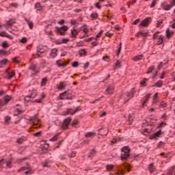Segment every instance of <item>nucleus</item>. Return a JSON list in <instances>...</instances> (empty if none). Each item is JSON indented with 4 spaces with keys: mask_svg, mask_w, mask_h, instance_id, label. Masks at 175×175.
<instances>
[{
    "mask_svg": "<svg viewBox=\"0 0 175 175\" xmlns=\"http://www.w3.org/2000/svg\"><path fill=\"white\" fill-rule=\"evenodd\" d=\"M29 121L31 124H33V128L36 129L40 128V120L38 118V115H35L34 116L29 118Z\"/></svg>",
    "mask_w": 175,
    "mask_h": 175,
    "instance_id": "f257e3e1",
    "label": "nucleus"
},
{
    "mask_svg": "<svg viewBox=\"0 0 175 175\" xmlns=\"http://www.w3.org/2000/svg\"><path fill=\"white\" fill-rule=\"evenodd\" d=\"M129 152H131L129 148H128V146H124L122 148L121 160L126 161V159H128V158H129Z\"/></svg>",
    "mask_w": 175,
    "mask_h": 175,
    "instance_id": "f03ea898",
    "label": "nucleus"
},
{
    "mask_svg": "<svg viewBox=\"0 0 175 175\" xmlns=\"http://www.w3.org/2000/svg\"><path fill=\"white\" fill-rule=\"evenodd\" d=\"M25 170H27L25 172ZM18 173H21V172H25V174H32L33 173V170L31 169V167L27 166V167H23L20 170H18Z\"/></svg>",
    "mask_w": 175,
    "mask_h": 175,
    "instance_id": "7ed1b4c3",
    "label": "nucleus"
},
{
    "mask_svg": "<svg viewBox=\"0 0 175 175\" xmlns=\"http://www.w3.org/2000/svg\"><path fill=\"white\" fill-rule=\"evenodd\" d=\"M80 110H81V108H80V107H77L75 109L70 108L66 110V114H70V116H75V114H76V113H78V111H80Z\"/></svg>",
    "mask_w": 175,
    "mask_h": 175,
    "instance_id": "20e7f679",
    "label": "nucleus"
},
{
    "mask_svg": "<svg viewBox=\"0 0 175 175\" xmlns=\"http://www.w3.org/2000/svg\"><path fill=\"white\" fill-rule=\"evenodd\" d=\"M5 73L7 74L8 80H12V79L16 76V72L13 70H10V68H8Z\"/></svg>",
    "mask_w": 175,
    "mask_h": 175,
    "instance_id": "39448f33",
    "label": "nucleus"
},
{
    "mask_svg": "<svg viewBox=\"0 0 175 175\" xmlns=\"http://www.w3.org/2000/svg\"><path fill=\"white\" fill-rule=\"evenodd\" d=\"M59 99H61L62 100H64L65 99L72 100V97L68 96V91H66L59 95Z\"/></svg>",
    "mask_w": 175,
    "mask_h": 175,
    "instance_id": "423d86ee",
    "label": "nucleus"
},
{
    "mask_svg": "<svg viewBox=\"0 0 175 175\" xmlns=\"http://www.w3.org/2000/svg\"><path fill=\"white\" fill-rule=\"evenodd\" d=\"M57 31L60 33V35H65V32H66V31H68V27L66 26H63L62 27H57Z\"/></svg>",
    "mask_w": 175,
    "mask_h": 175,
    "instance_id": "0eeeda50",
    "label": "nucleus"
},
{
    "mask_svg": "<svg viewBox=\"0 0 175 175\" xmlns=\"http://www.w3.org/2000/svg\"><path fill=\"white\" fill-rule=\"evenodd\" d=\"M14 24H16V21L12 19L7 21L6 24L3 25V27H5L6 29H9Z\"/></svg>",
    "mask_w": 175,
    "mask_h": 175,
    "instance_id": "6e6552de",
    "label": "nucleus"
},
{
    "mask_svg": "<svg viewBox=\"0 0 175 175\" xmlns=\"http://www.w3.org/2000/svg\"><path fill=\"white\" fill-rule=\"evenodd\" d=\"M99 135H101V136H107V133H109V129L107 127H104L101 129H99Z\"/></svg>",
    "mask_w": 175,
    "mask_h": 175,
    "instance_id": "1a4fd4ad",
    "label": "nucleus"
},
{
    "mask_svg": "<svg viewBox=\"0 0 175 175\" xmlns=\"http://www.w3.org/2000/svg\"><path fill=\"white\" fill-rule=\"evenodd\" d=\"M151 23V18H146L140 23L141 27H147Z\"/></svg>",
    "mask_w": 175,
    "mask_h": 175,
    "instance_id": "9d476101",
    "label": "nucleus"
},
{
    "mask_svg": "<svg viewBox=\"0 0 175 175\" xmlns=\"http://www.w3.org/2000/svg\"><path fill=\"white\" fill-rule=\"evenodd\" d=\"M71 121H72V119H70V118H68L66 120H64L63 124H62L63 129H66L68 128V126L69 125V124H70Z\"/></svg>",
    "mask_w": 175,
    "mask_h": 175,
    "instance_id": "9b49d317",
    "label": "nucleus"
},
{
    "mask_svg": "<svg viewBox=\"0 0 175 175\" xmlns=\"http://www.w3.org/2000/svg\"><path fill=\"white\" fill-rule=\"evenodd\" d=\"M46 49L38 47L37 49V55H38V57H42V54H44V53H46Z\"/></svg>",
    "mask_w": 175,
    "mask_h": 175,
    "instance_id": "f8f14e48",
    "label": "nucleus"
},
{
    "mask_svg": "<svg viewBox=\"0 0 175 175\" xmlns=\"http://www.w3.org/2000/svg\"><path fill=\"white\" fill-rule=\"evenodd\" d=\"M30 70H32L33 72V75H38V73H39V70H38V68H36V65L35 64H32L30 67H29Z\"/></svg>",
    "mask_w": 175,
    "mask_h": 175,
    "instance_id": "ddd939ff",
    "label": "nucleus"
},
{
    "mask_svg": "<svg viewBox=\"0 0 175 175\" xmlns=\"http://www.w3.org/2000/svg\"><path fill=\"white\" fill-rule=\"evenodd\" d=\"M0 36H1L2 38H8V39H10L11 40H12V39H13V37H12V36H10L8 33H6V31L1 32Z\"/></svg>",
    "mask_w": 175,
    "mask_h": 175,
    "instance_id": "4468645a",
    "label": "nucleus"
},
{
    "mask_svg": "<svg viewBox=\"0 0 175 175\" xmlns=\"http://www.w3.org/2000/svg\"><path fill=\"white\" fill-rule=\"evenodd\" d=\"M133 95H135V89L134 88H133L131 90L130 93H127L126 96L128 98L126 99V102H128V100H129V99L131 98L133 96Z\"/></svg>",
    "mask_w": 175,
    "mask_h": 175,
    "instance_id": "2eb2a0df",
    "label": "nucleus"
},
{
    "mask_svg": "<svg viewBox=\"0 0 175 175\" xmlns=\"http://www.w3.org/2000/svg\"><path fill=\"white\" fill-rule=\"evenodd\" d=\"M79 31H77V29H72L71 30V38H76V36H77V35H79Z\"/></svg>",
    "mask_w": 175,
    "mask_h": 175,
    "instance_id": "dca6fc26",
    "label": "nucleus"
},
{
    "mask_svg": "<svg viewBox=\"0 0 175 175\" xmlns=\"http://www.w3.org/2000/svg\"><path fill=\"white\" fill-rule=\"evenodd\" d=\"M53 162L51 161H46L44 163H42L43 167H50Z\"/></svg>",
    "mask_w": 175,
    "mask_h": 175,
    "instance_id": "f3484780",
    "label": "nucleus"
},
{
    "mask_svg": "<svg viewBox=\"0 0 175 175\" xmlns=\"http://www.w3.org/2000/svg\"><path fill=\"white\" fill-rule=\"evenodd\" d=\"M161 135H162V132L159 131L152 135L151 139H157V137H159Z\"/></svg>",
    "mask_w": 175,
    "mask_h": 175,
    "instance_id": "a211bd4d",
    "label": "nucleus"
},
{
    "mask_svg": "<svg viewBox=\"0 0 175 175\" xmlns=\"http://www.w3.org/2000/svg\"><path fill=\"white\" fill-rule=\"evenodd\" d=\"M149 172L151 174L155 173V168L154 167V164H150L148 167Z\"/></svg>",
    "mask_w": 175,
    "mask_h": 175,
    "instance_id": "6ab92c4d",
    "label": "nucleus"
},
{
    "mask_svg": "<svg viewBox=\"0 0 175 175\" xmlns=\"http://www.w3.org/2000/svg\"><path fill=\"white\" fill-rule=\"evenodd\" d=\"M25 140H27V137H21L18 138L16 142L18 144H23V143H24V142H25Z\"/></svg>",
    "mask_w": 175,
    "mask_h": 175,
    "instance_id": "aec40b11",
    "label": "nucleus"
},
{
    "mask_svg": "<svg viewBox=\"0 0 175 175\" xmlns=\"http://www.w3.org/2000/svg\"><path fill=\"white\" fill-rule=\"evenodd\" d=\"M57 51H58L57 50V49H52V51L51 52V57H52V58H55Z\"/></svg>",
    "mask_w": 175,
    "mask_h": 175,
    "instance_id": "412c9836",
    "label": "nucleus"
},
{
    "mask_svg": "<svg viewBox=\"0 0 175 175\" xmlns=\"http://www.w3.org/2000/svg\"><path fill=\"white\" fill-rule=\"evenodd\" d=\"M107 94H113V92H114V87L113 86H109L107 89Z\"/></svg>",
    "mask_w": 175,
    "mask_h": 175,
    "instance_id": "4be33fe9",
    "label": "nucleus"
},
{
    "mask_svg": "<svg viewBox=\"0 0 175 175\" xmlns=\"http://www.w3.org/2000/svg\"><path fill=\"white\" fill-rule=\"evenodd\" d=\"M60 135H61V133H57L55 136H53L51 139V142H55L58 139Z\"/></svg>",
    "mask_w": 175,
    "mask_h": 175,
    "instance_id": "5701e85b",
    "label": "nucleus"
},
{
    "mask_svg": "<svg viewBox=\"0 0 175 175\" xmlns=\"http://www.w3.org/2000/svg\"><path fill=\"white\" fill-rule=\"evenodd\" d=\"M45 97H46V95L42 94V95L41 96V98H38V99H36V100H35V102H36L37 103H42L43 99H44Z\"/></svg>",
    "mask_w": 175,
    "mask_h": 175,
    "instance_id": "b1692460",
    "label": "nucleus"
},
{
    "mask_svg": "<svg viewBox=\"0 0 175 175\" xmlns=\"http://www.w3.org/2000/svg\"><path fill=\"white\" fill-rule=\"evenodd\" d=\"M143 59V55H137L135 57H133V60L134 61H140V59Z\"/></svg>",
    "mask_w": 175,
    "mask_h": 175,
    "instance_id": "393cba45",
    "label": "nucleus"
},
{
    "mask_svg": "<svg viewBox=\"0 0 175 175\" xmlns=\"http://www.w3.org/2000/svg\"><path fill=\"white\" fill-rule=\"evenodd\" d=\"M12 100V97L10 96H7L4 98V105H8V103Z\"/></svg>",
    "mask_w": 175,
    "mask_h": 175,
    "instance_id": "a878e982",
    "label": "nucleus"
},
{
    "mask_svg": "<svg viewBox=\"0 0 175 175\" xmlns=\"http://www.w3.org/2000/svg\"><path fill=\"white\" fill-rule=\"evenodd\" d=\"M162 8L164 10H170L172 9V6L170 5H162Z\"/></svg>",
    "mask_w": 175,
    "mask_h": 175,
    "instance_id": "bb28decb",
    "label": "nucleus"
},
{
    "mask_svg": "<svg viewBox=\"0 0 175 175\" xmlns=\"http://www.w3.org/2000/svg\"><path fill=\"white\" fill-rule=\"evenodd\" d=\"M36 95H38V93L36 92V90H33L30 94V98H36Z\"/></svg>",
    "mask_w": 175,
    "mask_h": 175,
    "instance_id": "cd10ccee",
    "label": "nucleus"
},
{
    "mask_svg": "<svg viewBox=\"0 0 175 175\" xmlns=\"http://www.w3.org/2000/svg\"><path fill=\"white\" fill-rule=\"evenodd\" d=\"M125 172L122 168H119L118 171L116 173V175H124Z\"/></svg>",
    "mask_w": 175,
    "mask_h": 175,
    "instance_id": "c85d7f7f",
    "label": "nucleus"
},
{
    "mask_svg": "<svg viewBox=\"0 0 175 175\" xmlns=\"http://www.w3.org/2000/svg\"><path fill=\"white\" fill-rule=\"evenodd\" d=\"M147 81H148V79L147 78H144V81H142L141 82L142 87H146V85H147V84H146V83H147Z\"/></svg>",
    "mask_w": 175,
    "mask_h": 175,
    "instance_id": "c756f323",
    "label": "nucleus"
},
{
    "mask_svg": "<svg viewBox=\"0 0 175 175\" xmlns=\"http://www.w3.org/2000/svg\"><path fill=\"white\" fill-rule=\"evenodd\" d=\"M95 135V133H93V132H89V133H87L85 136V137H92V136H94Z\"/></svg>",
    "mask_w": 175,
    "mask_h": 175,
    "instance_id": "7c9ffc66",
    "label": "nucleus"
},
{
    "mask_svg": "<svg viewBox=\"0 0 175 175\" xmlns=\"http://www.w3.org/2000/svg\"><path fill=\"white\" fill-rule=\"evenodd\" d=\"M6 166L8 169H12L13 167V165L12 164V161H8L6 162Z\"/></svg>",
    "mask_w": 175,
    "mask_h": 175,
    "instance_id": "2f4dec72",
    "label": "nucleus"
},
{
    "mask_svg": "<svg viewBox=\"0 0 175 175\" xmlns=\"http://www.w3.org/2000/svg\"><path fill=\"white\" fill-rule=\"evenodd\" d=\"M139 35H141L142 36H148V33L141 31L137 34V36H139Z\"/></svg>",
    "mask_w": 175,
    "mask_h": 175,
    "instance_id": "473e14b6",
    "label": "nucleus"
},
{
    "mask_svg": "<svg viewBox=\"0 0 175 175\" xmlns=\"http://www.w3.org/2000/svg\"><path fill=\"white\" fill-rule=\"evenodd\" d=\"M25 21H27L30 29H32V28H33V23H32V22L29 21L27 18H25Z\"/></svg>",
    "mask_w": 175,
    "mask_h": 175,
    "instance_id": "72a5a7b5",
    "label": "nucleus"
},
{
    "mask_svg": "<svg viewBox=\"0 0 175 175\" xmlns=\"http://www.w3.org/2000/svg\"><path fill=\"white\" fill-rule=\"evenodd\" d=\"M106 167H107V170H108V172H110V170H113V169L114 168V165H107Z\"/></svg>",
    "mask_w": 175,
    "mask_h": 175,
    "instance_id": "f704fd0d",
    "label": "nucleus"
},
{
    "mask_svg": "<svg viewBox=\"0 0 175 175\" xmlns=\"http://www.w3.org/2000/svg\"><path fill=\"white\" fill-rule=\"evenodd\" d=\"M123 167L126 168L127 172H131V165L129 164H123Z\"/></svg>",
    "mask_w": 175,
    "mask_h": 175,
    "instance_id": "c9c22d12",
    "label": "nucleus"
},
{
    "mask_svg": "<svg viewBox=\"0 0 175 175\" xmlns=\"http://www.w3.org/2000/svg\"><path fill=\"white\" fill-rule=\"evenodd\" d=\"M19 42H21V43H27V42H28V38L23 37L21 39H19Z\"/></svg>",
    "mask_w": 175,
    "mask_h": 175,
    "instance_id": "e433bc0d",
    "label": "nucleus"
},
{
    "mask_svg": "<svg viewBox=\"0 0 175 175\" xmlns=\"http://www.w3.org/2000/svg\"><path fill=\"white\" fill-rule=\"evenodd\" d=\"M46 83H47V78L42 79V83H41L42 87H44V85H46Z\"/></svg>",
    "mask_w": 175,
    "mask_h": 175,
    "instance_id": "4c0bfd02",
    "label": "nucleus"
},
{
    "mask_svg": "<svg viewBox=\"0 0 175 175\" xmlns=\"http://www.w3.org/2000/svg\"><path fill=\"white\" fill-rule=\"evenodd\" d=\"M6 62H8L6 59L0 61V68H2L3 65H5Z\"/></svg>",
    "mask_w": 175,
    "mask_h": 175,
    "instance_id": "58836bf2",
    "label": "nucleus"
},
{
    "mask_svg": "<svg viewBox=\"0 0 175 175\" xmlns=\"http://www.w3.org/2000/svg\"><path fill=\"white\" fill-rule=\"evenodd\" d=\"M64 88H65V85L64 83L61 82L58 85V90H64Z\"/></svg>",
    "mask_w": 175,
    "mask_h": 175,
    "instance_id": "ea45409f",
    "label": "nucleus"
},
{
    "mask_svg": "<svg viewBox=\"0 0 175 175\" xmlns=\"http://www.w3.org/2000/svg\"><path fill=\"white\" fill-rule=\"evenodd\" d=\"M167 105L165 102H161V104L159 105V107H161L162 109H165Z\"/></svg>",
    "mask_w": 175,
    "mask_h": 175,
    "instance_id": "a19ab883",
    "label": "nucleus"
},
{
    "mask_svg": "<svg viewBox=\"0 0 175 175\" xmlns=\"http://www.w3.org/2000/svg\"><path fill=\"white\" fill-rule=\"evenodd\" d=\"M129 124H132V122H133V118L131 114L129 115Z\"/></svg>",
    "mask_w": 175,
    "mask_h": 175,
    "instance_id": "79ce46f5",
    "label": "nucleus"
},
{
    "mask_svg": "<svg viewBox=\"0 0 175 175\" xmlns=\"http://www.w3.org/2000/svg\"><path fill=\"white\" fill-rule=\"evenodd\" d=\"M2 47H3V49H6L8 47H9V44H8V42H4L1 44Z\"/></svg>",
    "mask_w": 175,
    "mask_h": 175,
    "instance_id": "37998d69",
    "label": "nucleus"
},
{
    "mask_svg": "<svg viewBox=\"0 0 175 175\" xmlns=\"http://www.w3.org/2000/svg\"><path fill=\"white\" fill-rule=\"evenodd\" d=\"M166 33H167V38H170V36H172L173 35V32L167 30L166 31Z\"/></svg>",
    "mask_w": 175,
    "mask_h": 175,
    "instance_id": "c03bdc74",
    "label": "nucleus"
},
{
    "mask_svg": "<svg viewBox=\"0 0 175 175\" xmlns=\"http://www.w3.org/2000/svg\"><path fill=\"white\" fill-rule=\"evenodd\" d=\"M163 126H166V123L162 122L158 126V129H160V128H163Z\"/></svg>",
    "mask_w": 175,
    "mask_h": 175,
    "instance_id": "a18cd8bd",
    "label": "nucleus"
},
{
    "mask_svg": "<svg viewBox=\"0 0 175 175\" xmlns=\"http://www.w3.org/2000/svg\"><path fill=\"white\" fill-rule=\"evenodd\" d=\"M36 8L37 9V10H40L42 9V5H40V4L38 3L36 4Z\"/></svg>",
    "mask_w": 175,
    "mask_h": 175,
    "instance_id": "49530a36",
    "label": "nucleus"
},
{
    "mask_svg": "<svg viewBox=\"0 0 175 175\" xmlns=\"http://www.w3.org/2000/svg\"><path fill=\"white\" fill-rule=\"evenodd\" d=\"M92 18H98V14L96 13H92L90 16Z\"/></svg>",
    "mask_w": 175,
    "mask_h": 175,
    "instance_id": "de8ad7c7",
    "label": "nucleus"
},
{
    "mask_svg": "<svg viewBox=\"0 0 175 175\" xmlns=\"http://www.w3.org/2000/svg\"><path fill=\"white\" fill-rule=\"evenodd\" d=\"M102 33H103V30H100V31L96 35V39L100 38V36H102Z\"/></svg>",
    "mask_w": 175,
    "mask_h": 175,
    "instance_id": "09e8293b",
    "label": "nucleus"
},
{
    "mask_svg": "<svg viewBox=\"0 0 175 175\" xmlns=\"http://www.w3.org/2000/svg\"><path fill=\"white\" fill-rule=\"evenodd\" d=\"M121 43L119 44V46L118 48V53H117V55H120V53H121V49H122V46H121Z\"/></svg>",
    "mask_w": 175,
    "mask_h": 175,
    "instance_id": "8fccbe9b",
    "label": "nucleus"
},
{
    "mask_svg": "<svg viewBox=\"0 0 175 175\" xmlns=\"http://www.w3.org/2000/svg\"><path fill=\"white\" fill-rule=\"evenodd\" d=\"M162 81L159 80L157 83H156V86L157 87H162Z\"/></svg>",
    "mask_w": 175,
    "mask_h": 175,
    "instance_id": "3c124183",
    "label": "nucleus"
},
{
    "mask_svg": "<svg viewBox=\"0 0 175 175\" xmlns=\"http://www.w3.org/2000/svg\"><path fill=\"white\" fill-rule=\"evenodd\" d=\"M76 125H79V120H75L72 122V126H76Z\"/></svg>",
    "mask_w": 175,
    "mask_h": 175,
    "instance_id": "603ef678",
    "label": "nucleus"
},
{
    "mask_svg": "<svg viewBox=\"0 0 175 175\" xmlns=\"http://www.w3.org/2000/svg\"><path fill=\"white\" fill-rule=\"evenodd\" d=\"M113 35H114V33L110 32V31H107L106 33H105V36H108L109 38H110V36H113Z\"/></svg>",
    "mask_w": 175,
    "mask_h": 175,
    "instance_id": "864d4df0",
    "label": "nucleus"
},
{
    "mask_svg": "<svg viewBox=\"0 0 175 175\" xmlns=\"http://www.w3.org/2000/svg\"><path fill=\"white\" fill-rule=\"evenodd\" d=\"M152 70H154V66H151L150 67V68L148 69V72H146L148 75L149 73H152Z\"/></svg>",
    "mask_w": 175,
    "mask_h": 175,
    "instance_id": "5fc2aeb1",
    "label": "nucleus"
},
{
    "mask_svg": "<svg viewBox=\"0 0 175 175\" xmlns=\"http://www.w3.org/2000/svg\"><path fill=\"white\" fill-rule=\"evenodd\" d=\"M5 123L9 124V121H10V120H12V118H10V116H7V117H5Z\"/></svg>",
    "mask_w": 175,
    "mask_h": 175,
    "instance_id": "6e6d98bb",
    "label": "nucleus"
},
{
    "mask_svg": "<svg viewBox=\"0 0 175 175\" xmlns=\"http://www.w3.org/2000/svg\"><path fill=\"white\" fill-rule=\"evenodd\" d=\"M72 66L73 68H77V66H79V62H75L74 63H72Z\"/></svg>",
    "mask_w": 175,
    "mask_h": 175,
    "instance_id": "4d7b16f0",
    "label": "nucleus"
},
{
    "mask_svg": "<svg viewBox=\"0 0 175 175\" xmlns=\"http://www.w3.org/2000/svg\"><path fill=\"white\" fill-rule=\"evenodd\" d=\"M69 157L70 158H75V157H76V152H72Z\"/></svg>",
    "mask_w": 175,
    "mask_h": 175,
    "instance_id": "13d9d810",
    "label": "nucleus"
},
{
    "mask_svg": "<svg viewBox=\"0 0 175 175\" xmlns=\"http://www.w3.org/2000/svg\"><path fill=\"white\" fill-rule=\"evenodd\" d=\"M18 114H21V110L16 109L14 116H18Z\"/></svg>",
    "mask_w": 175,
    "mask_h": 175,
    "instance_id": "bf43d9fd",
    "label": "nucleus"
},
{
    "mask_svg": "<svg viewBox=\"0 0 175 175\" xmlns=\"http://www.w3.org/2000/svg\"><path fill=\"white\" fill-rule=\"evenodd\" d=\"M79 53H80V55H85V54H86L87 52L85 51V50L82 49V50L80 51Z\"/></svg>",
    "mask_w": 175,
    "mask_h": 175,
    "instance_id": "052dcab7",
    "label": "nucleus"
},
{
    "mask_svg": "<svg viewBox=\"0 0 175 175\" xmlns=\"http://www.w3.org/2000/svg\"><path fill=\"white\" fill-rule=\"evenodd\" d=\"M121 64V62L120 60H118L116 63V68H120V65Z\"/></svg>",
    "mask_w": 175,
    "mask_h": 175,
    "instance_id": "680f3d73",
    "label": "nucleus"
},
{
    "mask_svg": "<svg viewBox=\"0 0 175 175\" xmlns=\"http://www.w3.org/2000/svg\"><path fill=\"white\" fill-rule=\"evenodd\" d=\"M95 154V150H92V152L89 154V158H92V155Z\"/></svg>",
    "mask_w": 175,
    "mask_h": 175,
    "instance_id": "e2e57ef3",
    "label": "nucleus"
},
{
    "mask_svg": "<svg viewBox=\"0 0 175 175\" xmlns=\"http://www.w3.org/2000/svg\"><path fill=\"white\" fill-rule=\"evenodd\" d=\"M162 23H163V20L162 19L159 20L157 22V27H159V25H161Z\"/></svg>",
    "mask_w": 175,
    "mask_h": 175,
    "instance_id": "0e129e2a",
    "label": "nucleus"
},
{
    "mask_svg": "<svg viewBox=\"0 0 175 175\" xmlns=\"http://www.w3.org/2000/svg\"><path fill=\"white\" fill-rule=\"evenodd\" d=\"M103 59L104 61H106L107 62H109V61H110V58L109 57H103Z\"/></svg>",
    "mask_w": 175,
    "mask_h": 175,
    "instance_id": "69168bd1",
    "label": "nucleus"
},
{
    "mask_svg": "<svg viewBox=\"0 0 175 175\" xmlns=\"http://www.w3.org/2000/svg\"><path fill=\"white\" fill-rule=\"evenodd\" d=\"M31 98V96H26L25 98V102H29V100H30V98Z\"/></svg>",
    "mask_w": 175,
    "mask_h": 175,
    "instance_id": "338daca9",
    "label": "nucleus"
},
{
    "mask_svg": "<svg viewBox=\"0 0 175 175\" xmlns=\"http://www.w3.org/2000/svg\"><path fill=\"white\" fill-rule=\"evenodd\" d=\"M170 5H171V8L175 6V0H172Z\"/></svg>",
    "mask_w": 175,
    "mask_h": 175,
    "instance_id": "774afa93",
    "label": "nucleus"
}]
</instances>
